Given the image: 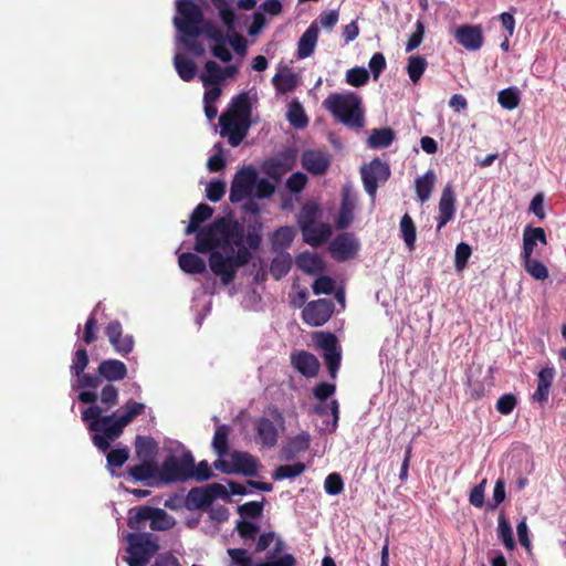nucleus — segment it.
Returning a JSON list of instances; mask_svg holds the SVG:
<instances>
[{
    "label": "nucleus",
    "instance_id": "338daca9",
    "mask_svg": "<svg viewBox=\"0 0 566 566\" xmlns=\"http://www.w3.org/2000/svg\"><path fill=\"white\" fill-rule=\"evenodd\" d=\"M516 405V397L513 394H505L497 399L495 407L501 415H510Z\"/></svg>",
    "mask_w": 566,
    "mask_h": 566
},
{
    "label": "nucleus",
    "instance_id": "e433bc0d",
    "mask_svg": "<svg viewBox=\"0 0 566 566\" xmlns=\"http://www.w3.org/2000/svg\"><path fill=\"white\" fill-rule=\"evenodd\" d=\"M174 64L179 77L182 81L190 82L195 78L197 65L192 60L188 59L181 53H177L174 57Z\"/></svg>",
    "mask_w": 566,
    "mask_h": 566
},
{
    "label": "nucleus",
    "instance_id": "1a4fd4ad",
    "mask_svg": "<svg viewBox=\"0 0 566 566\" xmlns=\"http://www.w3.org/2000/svg\"><path fill=\"white\" fill-rule=\"evenodd\" d=\"M315 340L317 347L323 350V358L331 378L335 379L342 360V350L337 337L329 332H318L315 334Z\"/></svg>",
    "mask_w": 566,
    "mask_h": 566
},
{
    "label": "nucleus",
    "instance_id": "e2e57ef3",
    "mask_svg": "<svg viewBox=\"0 0 566 566\" xmlns=\"http://www.w3.org/2000/svg\"><path fill=\"white\" fill-rule=\"evenodd\" d=\"M312 289L316 295L332 294L335 289V282L331 276L322 275L314 281Z\"/></svg>",
    "mask_w": 566,
    "mask_h": 566
},
{
    "label": "nucleus",
    "instance_id": "864d4df0",
    "mask_svg": "<svg viewBox=\"0 0 566 566\" xmlns=\"http://www.w3.org/2000/svg\"><path fill=\"white\" fill-rule=\"evenodd\" d=\"M472 254L471 247L465 242L458 243L454 254V266L457 271H462L467 268L469 258Z\"/></svg>",
    "mask_w": 566,
    "mask_h": 566
},
{
    "label": "nucleus",
    "instance_id": "a18cd8bd",
    "mask_svg": "<svg viewBox=\"0 0 566 566\" xmlns=\"http://www.w3.org/2000/svg\"><path fill=\"white\" fill-rule=\"evenodd\" d=\"M287 119L290 124L297 129L304 128L308 124L304 108L297 101H293L289 105Z\"/></svg>",
    "mask_w": 566,
    "mask_h": 566
},
{
    "label": "nucleus",
    "instance_id": "f704fd0d",
    "mask_svg": "<svg viewBox=\"0 0 566 566\" xmlns=\"http://www.w3.org/2000/svg\"><path fill=\"white\" fill-rule=\"evenodd\" d=\"M127 473L137 482L148 481L159 474L156 462L140 461L139 464L127 468Z\"/></svg>",
    "mask_w": 566,
    "mask_h": 566
},
{
    "label": "nucleus",
    "instance_id": "c756f323",
    "mask_svg": "<svg viewBox=\"0 0 566 566\" xmlns=\"http://www.w3.org/2000/svg\"><path fill=\"white\" fill-rule=\"evenodd\" d=\"M251 127V122H242V120H231V124L227 126V128H221V136L228 137V143L232 147H238L242 140L245 138L249 129Z\"/></svg>",
    "mask_w": 566,
    "mask_h": 566
},
{
    "label": "nucleus",
    "instance_id": "c9c22d12",
    "mask_svg": "<svg viewBox=\"0 0 566 566\" xmlns=\"http://www.w3.org/2000/svg\"><path fill=\"white\" fill-rule=\"evenodd\" d=\"M213 213V208L207 203H199L190 214L189 224L185 232L187 235L198 231L200 224L207 221Z\"/></svg>",
    "mask_w": 566,
    "mask_h": 566
},
{
    "label": "nucleus",
    "instance_id": "72a5a7b5",
    "mask_svg": "<svg viewBox=\"0 0 566 566\" xmlns=\"http://www.w3.org/2000/svg\"><path fill=\"white\" fill-rule=\"evenodd\" d=\"M436 174L433 170H428L423 176L415 180V190L418 200L423 203L429 200L436 184Z\"/></svg>",
    "mask_w": 566,
    "mask_h": 566
},
{
    "label": "nucleus",
    "instance_id": "09e8293b",
    "mask_svg": "<svg viewBox=\"0 0 566 566\" xmlns=\"http://www.w3.org/2000/svg\"><path fill=\"white\" fill-rule=\"evenodd\" d=\"M272 83L277 92L289 93L297 86V77L292 72L276 73L272 78Z\"/></svg>",
    "mask_w": 566,
    "mask_h": 566
},
{
    "label": "nucleus",
    "instance_id": "b1692460",
    "mask_svg": "<svg viewBox=\"0 0 566 566\" xmlns=\"http://www.w3.org/2000/svg\"><path fill=\"white\" fill-rule=\"evenodd\" d=\"M554 377L555 369L553 367H544L539 370L537 375V388L532 395L533 401L542 406L547 402Z\"/></svg>",
    "mask_w": 566,
    "mask_h": 566
},
{
    "label": "nucleus",
    "instance_id": "2eb2a0df",
    "mask_svg": "<svg viewBox=\"0 0 566 566\" xmlns=\"http://www.w3.org/2000/svg\"><path fill=\"white\" fill-rule=\"evenodd\" d=\"M252 106L248 93L242 92L231 99L229 111L219 118L222 129L227 128L231 120L251 122Z\"/></svg>",
    "mask_w": 566,
    "mask_h": 566
},
{
    "label": "nucleus",
    "instance_id": "052dcab7",
    "mask_svg": "<svg viewBox=\"0 0 566 566\" xmlns=\"http://www.w3.org/2000/svg\"><path fill=\"white\" fill-rule=\"evenodd\" d=\"M294 239V231L290 227H281L273 234V245L287 248Z\"/></svg>",
    "mask_w": 566,
    "mask_h": 566
},
{
    "label": "nucleus",
    "instance_id": "4be33fe9",
    "mask_svg": "<svg viewBox=\"0 0 566 566\" xmlns=\"http://www.w3.org/2000/svg\"><path fill=\"white\" fill-rule=\"evenodd\" d=\"M234 474L255 476L258 474L259 460L245 451H232L230 453Z\"/></svg>",
    "mask_w": 566,
    "mask_h": 566
},
{
    "label": "nucleus",
    "instance_id": "20e7f679",
    "mask_svg": "<svg viewBox=\"0 0 566 566\" xmlns=\"http://www.w3.org/2000/svg\"><path fill=\"white\" fill-rule=\"evenodd\" d=\"M323 106L335 119L349 128L364 127L365 118L360 97L353 92L332 93L323 102Z\"/></svg>",
    "mask_w": 566,
    "mask_h": 566
},
{
    "label": "nucleus",
    "instance_id": "79ce46f5",
    "mask_svg": "<svg viewBox=\"0 0 566 566\" xmlns=\"http://www.w3.org/2000/svg\"><path fill=\"white\" fill-rule=\"evenodd\" d=\"M400 232L407 248L412 251L416 245L417 230L412 218L405 213L400 220Z\"/></svg>",
    "mask_w": 566,
    "mask_h": 566
},
{
    "label": "nucleus",
    "instance_id": "4468645a",
    "mask_svg": "<svg viewBox=\"0 0 566 566\" xmlns=\"http://www.w3.org/2000/svg\"><path fill=\"white\" fill-rule=\"evenodd\" d=\"M334 308V303L331 300L312 301L303 308L302 318L310 326H322L332 317Z\"/></svg>",
    "mask_w": 566,
    "mask_h": 566
},
{
    "label": "nucleus",
    "instance_id": "dca6fc26",
    "mask_svg": "<svg viewBox=\"0 0 566 566\" xmlns=\"http://www.w3.org/2000/svg\"><path fill=\"white\" fill-rule=\"evenodd\" d=\"M104 332L117 354L125 357L133 352L134 337L129 334L124 335L123 325L118 319L111 321Z\"/></svg>",
    "mask_w": 566,
    "mask_h": 566
},
{
    "label": "nucleus",
    "instance_id": "5701e85b",
    "mask_svg": "<svg viewBox=\"0 0 566 566\" xmlns=\"http://www.w3.org/2000/svg\"><path fill=\"white\" fill-rule=\"evenodd\" d=\"M454 38L467 50H479L483 44L482 30L478 25H462L455 31Z\"/></svg>",
    "mask_w": 566,
    "mask_h": 566
},
{
    "label": "nucleus",
    "instance_id": "603ef678",
    "mask_svg": "<svg viewBox=\"0 0 566 566\" xmlns=\"http://www.w3.org/2000/svg\"><path fill=\"white\" fill-rule=\"evenodd\" d=\"M345 80L347 84L360 87L369 81V72L363 66H355L346 72Z\"/></svg>",
    "mask_w": 566,
    "mask_h": 566
},
{
    "label": "nucleus",
    "instance_id": "13d9d810",
    "mask_svg": "<svg viewBox=\"0 0 566 566\" xmlns=\"http://www.w3.org/2000/svg\"><path fill=\"white\" fill-rule=\"evenodd\" d=\"M235 531L242 539H254L260 531L258 524L248 522L245 520H239L235 525Z\"/></svg>",
    "mask_w": 566,
    "mask_h": 566
},
{
    "label": "nucleus",
    "instance_id": "9b49d317",
    "mask_svg": "<svg viewBox=\"0 0 566 566\" xmlns=\"http://www.w3.org/2000/svg\"><path fill=\"white\" fill-rule=\"evenodd\" d=\"M256 181L258 172L252 166L238 170L231 182L229 200L232 203H237L250 197L253 193Z\"/></svg>",
    "mask_w": 566,
    "mask_h": 566
},
{
    "label": "nucleus",
    "instance_id": "c03bdc74",
    "mask_svg": "<svg viewBox=\"0 0 566 566\" xmlns=\"http://www.w3.org/2000/svg\"><path fill=\"white\" fill-rule=\"evenodd\" d=\"M427 66L428 62L423 56L411 55L408 57L407 73L412 83L416 84L420 81Z\"/></svg>",
    "mask_w": 566,
    "mask_h": 566
},
{
    "label": "nucleus",
    "instance_id": "9d476101",
    "mask_svg": "<svg viewBox=\"0 0 566 566\" xmlns=\"http://www.w3.org/2000/svg\"><path fill=\"white\" fill-rule=\"evenodd\" d=\"M360 172L364 188L373 200L376 197L379 185L385 184L391 174L389 165L379 158H375L368 165H364Z\"/></svg>",
    "mask_w": 566,
    "mask_h": 566
},
{
    "label": "nucleus",
    "instance_id": "473e14b6",
    "mask_svg": "<svg viewBox=\"0 0 566 566\" xmlns=\"http://www.w3.org/2000/svg\"><path fill=\"white\" fill-rule=\"evenodd\" d=\"M297 268L307 274L322 272L325 269L324 261L315 253L303 252L296 258Z\"/></svg>",
    "mask_w": 566,
    "mask_h": 566
},
{
    "label": "nucleus",
    "instance_id": "412c9836",
    "mask_svg": "<svg viewBox=\"0 0 566 566\" xmlns=\"http://www.w3.org/2000/svg\"><path fill=\"white\" fill-rule=\"evenodd\" d=\"M293 367L303 376L312 378L317 376L319 361L315 355L306 350H298L291 355Z\"/></svg>",
    "mask_w": 566,
    "mask_h": 566
},
{
    "label": "nucleus",
    "instance_id": "4d7b16f0",
    "mask_svg": "<svg viewBox=\"0 0 566 566\" xmlns=\"http://www.w3.org/2000/svg\"><path fill=\"white\" fill-rule=\"evenodd\" d=\"M212 476L213 473L207 460L200 461L197 465L193 463V467L190 469V480L193 479L197 482H205Z\"/></svg>",
    "mask_w": 566,
    "mask_h": 566
},
{
    "label": "nucleus",
    "instance_id": "f03ea898",
    "mask_svg": "<svg viewBox=\"0 0 566 566\" xmlns=\"http://www.w3.org/2000/svg\"><path fill=\"white\" fill-rule=\"evenodd\" d=\"M122 409L120 416H117V412L102 416V409L98 406H91L82 412V420L88 423L90 431L95 432L92 440L98 450L106 452L111 447L109 442L118 439L125 427L144 413L146 406L129 399Z\"/></svg>",
    "mask_w": 566,
    "mask_h": 566
},
{
    "label": "nucleus",
    "instance_id": "ea45409f",
    "mask_svg": "<svg viewBox=\"0 0 566 566\" xmlns=\"http://www.w3.org/2000/svg\"><path fill=\"white\" fill-rule=\"evenodd\" d=\"M229 433L230 428L227 424H221L216 429L212 448L219 458H223L229 453Z\"/></svg>",
    "mask_w": 566,
    "mask_h": 566
},
{
    "label": "nucleus",
    "instance_id": "bb28decb",
    "mask_svg": "<svg viewBox=\"0 0 566 566\" xmlns=\"http://www.w3.org/2000/svg\"><path fill=\"white\" fill-rule=\"evenodd\" d=\"M547 244L545 230L541 227L534 228L526 226L523 231V251L522 256H531L534 253L536 243Z\"/></svg>",
    "mask_w": 566,
    "mask_h": 566
},
{
    "label": "nucleus",
    "instance_id": "de8ad7c7",
    "mask_svg": "<svg viewBox=\"0 0 566 566\" xmlns=\"http://www.w3.org/2000/svg\"><path fill=\"white\" fill-rule=\"evenodd\" d=\"M497 102L505 109H515L521 102L520 91L514 86L504 88L499 92Z\"/></svg>",
    "mask_w": 566,
    "mask_h": 566
},
{
    "label": "nucleus",
    "instance_id": "f3484780",
    "mask_svg": "<svg viewBox=\"0 0 566 566\" xmlns=\"http://www.w3.org/2000/svg\"><path fill=\"white\" fill-rule=\"evenodd\" d=\"M357 203V195L349 185L342 189V201L335 227L338 230L347 229L354 220V210Z\"/></svg>",
    "mask_w": 566,
    "mask_h": 566
},
{
    "label": "nucleus",
    "instance_id": "0eeeda50",
    "mask_svg": "<svg viewBox=\"0 0 566 566\" xmlns=\"http://www.w3.org/2000/svg\"><path fill=\"white\" fill-rule=\"evenodd\" d=\"M316 211L317 208L315 206L304 208V220L301 224L304 241L312 247L323 244L332 235V229L328 223H315Z\"/></svg>",
    "mask_w": 566,
    "mask_h": 566
},
{
    "label": "nucleus",
    "instance_id": "423d86ee",
    "mask_svg": "<svg viewBox=\"0 0 566 566\" xmlns=\"http://www.w3.org/2000/svg\"><path fill=\"white\" fill-rule=\"evenodd\" d=\"M193 467V455L190 451L179 458L169 455L161 463L159 478L165 483L186 482L190 480V469Z\"/></svg>",
    "mask_w": 566,
    "mask_h": 566
},
{
    "label": "nucleus",
    "instance_id": "6ab92c4d",
    "mask_svg": "<svg viewBox=\"0 0 566 566\" xmlns=\"http://www.w3.org/2000/svg\"><path fill=\"white\" fill-rule=\"evenodd\" d=\"M438 211L437 231H440L454 218L455 213V193L451 185H447L443 188L438 205Z\"/></svg>",
    "mask_w": 566,
    "mask_h": 566
},
{
    "label": "nucleus",
    "instance_id": "4c0bfd02",
    "mask_svg": "<svg viewBox=\"0 0 566 566\" xmlns=\"http://www.w3.org/2000/svg\"><path fill=\"white\" fill-rule=\"evenodd\" d=\"M200 80L206 88L211 85H220L223 82L222 67L216 61H207Z\"/></svg>",
    "mask_w": 566,
    "mask_h": 566
},
{
    "label": "nucleus",
    "instance_id": "37998d69",
    "mask_svg": "<svg viewBox=\"0 0 566 566\" xmlns=\"http://www.w3.org/2000/svg\"><path fill=\"white\" fill-rule=\"evenodd\" d=\"M395 134L391 128L374 129L368 138L371 148H386L394 142Z\"/></svg>",
    "mask_w": 566,
    "mask_h": 566
},
{
    "label": "nucleus",
    "instance_id": "aec40b11",
    "mask_svg": "<svg viewBox=\"0 0 566 566\" xmlns=\"http://www.w3.org/2000/svg\"><path fill=\"white\" fill-rule=\"evenodd\" d=\"M302 166L310 174L319 176L327 171L331 159L327 153L315 149L304 150L301 157Z\"/></svg>",
    "mask_w": 566,
    "mask_h": 566
},
{
    "label": "nucleus",
    "instance_id": "a211bd4d",
    "mask_svg": "<svg viewBox=\"0 0 566 566\" xmlns=\"http://www.w3.org/2000/svg\"><path fill=\"white\" fill-rule=\"evenodd\" d=\"M255 441L263 448L272 449L279 440V428L266 417H260L254 421Z\"/></svg>",
    "mask_w": 566,
    "mask_h": 566
},
{
    "label": "nucleus",
    "instance_id": "f8f14e48",
    "mask_svg": "<svg viewBox=\"0 0 566 566\" xmlns=\"http://www.w3.org/2000/svg\"><path fill=\"white\" fill-rule=\"evenodd\" d=\"M297 153L294 148H286L276 156L265 160L262 165L263 172L275 181H280L283 175L295 166Z\"/></svg>",
    "mask_w": 566,
    "mask_h": 566
},
{
    "label": "nucleus",
    "instance_id": "69168bd1",
    "mask_svg": "<svg viewBox=\"0 0 566 566\" xmlns=\"http://www.w3.org/2000/svg\"><path fill=\"white\" fill-rule=\"evenodd\" d=\"M263 511V502L251 501L238 506V513L241 516L256 518L261 516Z\"/></svg>",
    "mask_w": 566,
    "mask_h": 566
},
{
    "label": "nucleus",
    "instance_id": "f257e3e1",
    "mask_svg": "<svg viewBox=\"0 0 566 566\" xmlns=\"http://www.w3.org/2000/svg\"><path fill=\"white\" fill-rule=\"evenodd\" d=\"M195 250L210 253L209 266L223 285L233 282L237 270L247 265L252 255L243 244L244 227L237 220L218 218L196 231Z\"/></svg>",
    "mask_w": 566,
    "mask_h": 566
},
{
    "label": "nucleus",
    "instance_id": "680f3d73",
    "mask_svg": "<svg viewBox=\"0 0 566 566\" xmlns=\"http://www.w3.org/2000/svg\"><path fill=\"white\" fill-rule=\"evenodd\" d=\"M325 492L329 495H337L344 490V482L339 473H331L324 482Z\"/></svg>",
    "mask_w": 566,
    "mask_h": 566
},
{
    "label": "nucleus",
    "instance_id": "393cba45",
    "mask_svg": "<svg viewBox=\"0 0 566 566\" xmlns=\"http://www.w3.org/2000/svg\"><path fill=\"white\" fill-rule=\"evenodd\" d=\"M97 371L108 382L120 381L127 377L126 365L118 359H105L98 365Z\"/></svg>",
    "mask_w": 566,
    "mask_h": 566
},
{
    "label": "nucleus",
    "instance_id": "39448f33",
    "mask_svg": "<svg viewBox=\"0 0 566 566\" xmlns=\"http://www.w3.org/2000/svg\"><path fill=\"white\" fill-rule=\"evenodd\" d=\"M127 543L124 557L128 566H147L160 548L157 535L148 532H132L125 535Z\"/></svg>",
    "mask_w": 566,
    "mask_h": 566
},
{
    "label": "nucleus",
    "instance_id": "2f4dec72",
    "mask_svg": "<svg viewBox=\"0 0 566 566\" xmlns=\"http://www.w3.org/2000/svg\"><path fill=\"white\" fill-rule=\"evenodd\" d=\"M178 264L188 274H202L207 270L205 260L191 252L181 253L178 258Z\"/></svg>",
    "mask_w": 566,
    "mask_h": 566
},
{
    "label": "nucleus",
    "instance_id": "6e6552de",
    "mask_svg": "<svg viewBox=\"0 0 566 566\" xmlns=\"http://www.w3.org/2000/svg\"><path fill=\"white\" fill-rule=\"evenodd\" d=\"M227 489L220 483H211L206 486L191 489L185 501L188 510H206L218 497H228Z\"/></svg>",
    "mask_w": 566,
    "mask_h": 566
},
{
    "label": "nucleus",
    "instance_id": "a19ab883",
    "mask_svg": "<svg viewBox=\"0 0 566 566\" xmlns=\"http://www.w3.org/2000/svg\"><path fill=\"white\" fill-rule=\"evenodd\" d=\"M292 268V258L289 253L276 255L270 265V273L275 280H281Z\"/></svg>",
    "mask_w": 566,
    "mask_h": 566
},
{
    "label": "nucleus",
    "instance_id": "a878e982",
    "mask_svg": "<svg viewBox=\"0 0 566 566\" xmlns=\"http://www.w3.org/2000/svg\"><path fill=\"white\" fill-rule=\"evenodd\" d=\"M153 506L143 505L129 509L127 517V526L133 532H143L146 528V524H150Z\"/></svg>",
    "mask_w": 566,
    "mask_h": 566
},
{
    "label": "nucleus",
    "instance_id": "7c9ffc66",
    "mask_svg": "<svg viewBox=\"0 0 566 566\" xmlns=\"http://www.w3.org/2000/svg\"><path fill=\"white\" fill-rule=\"evenodd\" d=\"M318 38V28L312 23L302 34L297 44V56L300 59L308 57L313 54Z\"/></svg>",
    "mask_w": 566,
    "mask_h": 566
},
{
    "label": "nucleus",
    "instance_id": "bf43d9fd",
    "mask_svg": "<svg viewBox=\"0 0 566 566\" xmlns=\"http://www.w3.org/2000/svg\"><path fill=\"white\" fill-rule=\"evenodd\" d=\"M129 458L128 448L113 449L107 453L106 461L109 468L122 467Z\"/></svg>",
    "mask_w": 566,
    "mask_h": 566
},
{
    "label": "nucleus",
    "instance_id": "ddd939ff",
    "mask_svg": "<svg viewBox=\"0 0 566 566\" xmlns=\"http://www.w3.org/2000/svg\"><path fill=\"white\" fill-rule=\"evenodd\" d=\"M359 250V241L352 232L337 234L329 244V253L337 262L354 259Z\"/></svg>",
    "mask_w": 566,
    "mask_h": 566
},
{
    "label": "nucleus",
    "instance_id": "8fccbe9b",
    "mask_svg": "<svg viewBox=\"0 0 566 566\" xmlns=\"http://www.w3.org/2000/svg\"><path fill=\"white\" fill-rule=\"evenodd\" d=\"M525 271L535 280L544 281L548 277V270L546 265L533 259L532 255L526 258L522 256Z\"/></svg>",
    "mask_w": 566,
    "mask_h": 566
},
{
    "label": "nucleus",
    "instance_id": "3c124183",
    "mask_svg": "<svg viewBox=\"0 0 566 566\" xmlns=\"http://www.w3.org/2000/svg\"><path fill=\"white\" fill-rule=\"evenodd\" d=\"M305 471V464L296 462L294 464L279 465L273 472L274 480L292 479L301 475Z\"/></svg>",
    "mask_w": 566,
    "mask_h": 566
},
{
    "label": "nucleus",
    "instance_id": "c85d7f7f",
    "mask_svg": "<svg viewBox=\"0 0 566 566\" xmlns=\"http://www.w3.org/2000/svg\"><path fill=\"white\" fill-rule=\"evenodd\" d=\"M311 436L308 432H301L297 436L291 438L286 446L282 449V458L285 460H292L300 453L305 452L310 448Z\"/></svg>",
    "mask_w": 566,
    "mask_h": 566
},
{
    "label": "nucleus",
    "instance_id": "49530a36",
    "mask_svg": "<svg viewBox=\"0 0 566 566\" xmlns=\"http://www.w3.org/2000/svg\"><path fill=\"white\" fill-rule=\"evenodd\" d=\"M497 536L506 549L513 551L515 548L512 526L504 514H501L497 520Z\"/></svg>",
    "mask_w": 566,
    "mask_h": 566
},
{
    "label": "nucleus",
    "instance_id": "5fc2aeb1",
    "mask_svg": "<svg viewBox=\"0 0 566 566\" xmlns=\"http://www.w3.org/2000/svg\"><path fill=\"white\" fill-rule=\"evenodd\" d=\"M99 398L106 410L112 409L118 403L119 394L117 387L112 384H107L103 387Z\"/></svg>",
    "mask_w": 566,
    "mask_h": 566
},
{
    "label": "nucleus",
    "instance_id": "774afa93",
    "mask_svg": "<svg viewBox=\"0 0 566 566\" xmlns=\"http://www.w3.org/2000/svg\"><path fill=\"white\" fill-rule=\"evenodd\" d=\"M233 564L238 566H251L252 558L244 548H229L227 551Z\"/></svg>",
    "mask_w": 566,
    "mask_h": 566
},
{
    "label": "nucleus",
    "instance_id": "7ed1b4c3",
    "mask_svg": "<svg viewBox=\"0 0 566 566\" xmlns=\"http://www.w3.org/2000/svg\"><path fill=\"white\" fill-rule=\"evenodd\" d=\"M177 11L182 19H175V27L185 35L196 38L206 34L214 42H227L223 32L210 20H205L201 8L192 0H178Z\"/></svg>",
    "mask_w": 566,
    "mask_h": 566
},
{
    "label": "nucleus",
    "instance_id": "6e6d98bb",
    "mask_svg": "<svg viewBox=\"0 0 566 566\" xmlns=\"http://www.w3.org/2000/svg\"><path fill=\"white\" fill-rule=\"evenodd\" d=\"M88 354L85 348H77L74 353L71 370L75 376H81L88 365Z\"/></svg>",
    "mask_w": 566,
    "mask_h": 566
},
{
    "label": "nucleus",
    "instance_id": "0e129e2a",
    "mask_svg": "<svg viewBox=\"0 0 566 566\" xmlns=\"http://www.w3.org/2000/svg\"><path fill=\"white\" fill-rule=\"evenodd\" d=\"M226 193V182L222 180H212L207 186L206 196L212 202H218Z\"/></svg>",
    "mask_w": 566,
    "mask_h": 566
},
{
    "label": "nucleus",
    "instance_id": "cd10ccee",
    "mask_svg": "<svg viewBox=\"0 0 566 566\" xmlns=\"http://www.w3.org/2000/svg\"><path fill=\"white\" fill-rule=\"evenodd\" d=\"M158 453V443L151 437L137 436L135 440V454L138 460L145 462H156Z\"/></svg>",
    "mask_w": 566,
    "mask_h": 566
},
{
    "label": "nucleus",
    "instance_id": "58836bf2",
    "mask_svg": "<svg viewBox=\"0 0 566 566\" xmlns=\"http://www.w3.org/2000/svg\"><path fill=\"white\" fill-rule=\"evenodd\" d=\"M175 524L176 520L165 510L154 507L149 525L151 531H169L175 526Z\"/></svg>",
    "mask_w": 566,
    "mask_h": 566
}]
</instances>
